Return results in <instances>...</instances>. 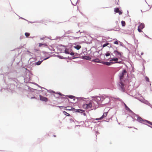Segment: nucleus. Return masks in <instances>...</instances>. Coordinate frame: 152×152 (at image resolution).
Here are the masks:
<instances>
[{
	"label": "nucleus",
	"instance_id": "nucleus-1",
	"mask_svg": "<svg viewBox=\"0 0 152 152\" xmlns=\"http://www.w3.org/2000/svg\"><path fill=\"white\" fill-rule=\"evenodd\" d=\"M127 73L125 69L123 70L122 72L120 74L119 77L120 80V82L119 85L122 89V90L124 91V84L122 82V80H123V78L124 77V75H126Z\"/></svg>",
	"mask_w": 152,
	"mask_h": 152
},
{
	"label": "nucleus",
	"instance_id": "nucleus-2",
	"mask_svg": "<svg viewBox=\"0 0 152 152\" xmlns=\"http://www.w3.org/2000/svg\"><path fill=\"white\" fill-rule=\"evenodd\" d=\"M93 102H91L88 104H85L83 105V107L85 109H88L91 107L93 106Z\"/></svg>",
	"mask_w": 152,
	"mask_h": 152
},
{
	"label": "nucleus",
	"instance_id": "nucleus-3",
	"mask_svg": "<svg viewBox=\"0 0 152 152\" xmlns=\"http://www.w3.org/2000/svg\"><path fill=\"white\" fill-rule=\"evenodd\" d=\"M145 27V25L143 23H141L138 26L137 30L139 32H142L141 29H143Z\"/></svg>",
	"mask_w": 152,
	"mask_h": 152
},
{
	"label": "nucleus",
	"instance_id": "nucleus-4",
	"mask_svg": "<svg viewBox=\"0 0 152 152\" xmlns=\"http://www.w3.org/2000/svg\"><path fill=\"white\" fill-rule=\"evenodd\" d=\"M114 53L118 57H121L122 56L123 53L120 52L117 50H115L114 51Z\"/></svg>",
	"mask_w": 152,
	"mask_h": 152
},
{
	"label": "nucleus",
	"instance_id": "nucleus-5",
	"mask_svg": "<svg viewBox=\"0 0 152 152\" xmlns=\"http://www.w3.org/2000/svg\"><path fill=\"white\" fill-rule=\"evenodd\" d=\"M107 112L104 113L103 115L100 118H97L96 119L97 120H100L105 117L107 115Z\"/></svg>",
	"mask_w": 152,
	"mask_h": 152
},
{
	"label": "nucleus",
	"instance_id": "nucleus-6",
	"mask_svg": "<svg viewBox=\"0 0 152 152\" xmlns=\"http://www.w3.org/2000/svg\"><path fill=\"white\" fill-rule=\"evenodd\" d=\"M39 98L41 100L43 101L47 102L48 101V98L41 95H39Z\"/></svg>",
	"mask_w": 152,
	"mask_h": 152
},
{
	"label": "nucleus",
	"instance_id": "nucleus-7",
	"mask_svg": "<svg viewBox=\"0 0 152 152\" xmlns=\"http://www.w3.org/2000/svg\"><path fill=\"white\" fill-rule=\"evenodd\" d=\"M115 12L116 13H118L119 15H121L122 12L119 10V9L118 8H115L114 9Z\"/></svg>",
	"mask_w": 152,
	"mask_h": 152
},
{
	"label": "nucleus",
	"instance_id": "nucleus-8",
	"mask_svg": "<svg viewBox=\"0 0 152 152\" xmlns=\"http://www.w3.org/2000/svg\"><path fill=\"white\" fill-rule=\"evenodd\" d=\"M82 57L83 59L86 60H90L91 59L90 57L87 56H83Z\"/></svg>",
	"mask_w": 152,
	"mask_h": 152
},
{
	"label": "nucleus",
	"instance_id": "nucleus-9",
	"mask_svg": "<svg viewBox=\"0 0 152 152\" xmlns=\"http://www.w3.org/2000/svg\"><path fill=\"white\" fill-rule=\"evenodd\" d=\"M118 60V59L117 58H113L112 59H111L110 60V61H114L115 62V63H120V62H117Z\"/></svg>",
	"mask_w": 152,
	"mask_h": 152
},
{
	"label": "nucleus",
	"instance_id": "nucleus-10",
	"mask_svg": "<svg viewBox=\"0 0 152 152\" xmlns=\"http://www.w3.org/2000/svg\"><path fill=\"white\" fill-rule=\"evenodd\" d=\"M103 64L107 65L110 66L113 64V63L112 62H104Z\"/></svg>",
	"mask_w": 152,
	"mask_h": 152
},
{
	"label": "nucleus",
	"instance_id": "nucleus-11",
	"mask_svg": "<svg viewBox=\"0 0 152 152\" xmlns=\"http://www.w3.org/2000/svg\"><path fill=\"white\" fill-rule=\"evenodd\" d=\"M74 48H75L77 50H79L81 48V47L80 45H77L76 46H74Z\"/></svg>",
	"mask_w": 152,
	"mask_h": 152
},
{
	"label": "nucleus",
	"instance_id": "nucleus-12",
	"mask_svg": "<svg viewBox=\"0 0 152 152\" xmlns=\"http://www.w3.org/2000/svg\"><path fill=\"white\" fill-rule=\"evenodd\" d=\"M101 100V98L100 97H97L96 99V101L97 102V103L100 102V101Z\"/></svg>",
	"mask_w": 152,
	"mask_h": 152
},
{
	"label": "nucleus",
	"instance_id": "nucleus-13",
	"mask_svg": "<svg viewBox=\"0 0 152 152\" xmlns=\"http://www.w3.org/2000/svg\"><path fill=\"white\" fill-rule=\"evenodd\" d=\"M70 51H69V50L67 48H66L65 50V53L66 54H69Z\"/></svg>",
	"mask_w": 152,
	"mask_h": 152
},
{
	"label": "nucleus",
	"instance_id": "nucleus-14",
	"mask_svg": "<svg viewBox=\"0 0 152 152\" xmlns=\"http://www.w3.org/2000/svg\"><path fill=\"white\" fill-rule=\"evenodd\" d=\"M67 96L70 99H73L74 100H75V97L72 95H69V96Z\"/></svg>",
	"mask_w": 152,
	"mask_h": 152
},
{
	"label": "nucleus",
	"instance_id": "nucleus-15",
	"mask_svg": "<svg viewBox=\"0 0 152 152\" xmlns=\"http://www.w3.org/2000/svg\"><path fill=\"white\" fill-rule=\"evenodd\" d=\"M93 61L96 63H100V60L98 59H96L93 60Z\"/></svg>",
	"mask_w": 152,
	"mask_h": 152
},
{
	"label": "nucleus",
	"instance_id": "nucleus-16",
	"mask_svg": "<svg viewBox=\"0 0 152 152\" xmlns=\"http://www.w3.org/2000/svg\"><path fill=\"white\" fill-rule=\"evenodd\" d=\"M43 60L42 61H39L38 62L36 63V65H39L41 64Z\"/></svg>",
	"mask_w": 152,
	"mask_h": 152
},
{
	"label": "nucleus",
	"instance_id": "nucleus-17",
	"mask_svg": "<svg viewBox=\"0 0 152 152\" xmlns=\"http://www.w3.org/2000/svg\"><path fill=\"white\" fill-rule=\"evenodd\" d=\"M63 113L64 115H66L67 116H69L70 115V114L69 113H67L65 111H64L63 112Z\"/></svg>",
	"mask_w": 152,
	"mask_h": 152
},
{
	"label": "nucleus",
	"instance_id": "nucleus-18",
	"mask_svg": "<svg viewBox=\"0 0 152 152\" xmlns=\"http://www.w3.org/2000/svg\"><path fill=\"white\" fill-rule=\"evenodd\" d=\"M121 25L123 26H125L126 25L125 22L124 21H122L121 22Z\"/></svg>",
	"mask_w": 152,
	"mask_h": 152
},
{
	"label": "nucleus",
	"instance_id": "nucleus-19",
	"mask_svg": "<svg viewBox=\"0 0 152 152\" xmlns=\"http://www.w3.org/2000/svg\"><path fill=\"white\" fill-rule=\"evenodd\" d=\"M125 107L126 109V110L129 111H131V110L127 106V105L125 104Z\"/></svg>",
	"mask_w": 152,
	"mask_h": 152
},
{
	"label": "nucleus",
	"instance_id": "nucleus-20",
	"mask_svg": "<svg viewBox=\"0 0 152 152\" xmlns=\"http://www.w3.org/2000/svg\"><path fill=\"white\" fill-rule=\"evenodd\" d=\"M137 120L140 122H141L142 121V119L141 118L139 117L138 118Z\"/></svg>",
	"mask_w": 152,
	"mask_h": 152
},
{
	"label": "nucleus",
	"instance_id": "nucleus-21",
	"mask_svg": "<svg viewBox=\"0 0 152 152\" xmlns=\"http://www.w3.org/2000/svg\"><path fill=\"white\" fill-rule=\"evenodd\" d=\"M77 111L78 112L83 113L84 112V111L82 110L78 109L77 110Z\"/></svg>",
	"mask_w": 152,
	"mask_h": 152
},
{
	"label": "nucleus",
	"instance_id": "nucleus-22",
	"mask_svg": "<svg viewBox=\"0 0 152 152\" xmlns=\"http://www.w3.org/2000/svg\"><path fill=\"white\" fill-rule=\"evenodd\" d=\"M25 35L26 37H27L30 35V34L28 33H25Z\"/></svg>",
	"mask_w": 152,
	"mask_h": 152
},
{
	"label": "nucleus",
	"instance_id": "nucleus-23",
	"mask_svg": "<svg viewBox=\"0 0 152 152\" xmlns=\"http://www.w3.org/2000/svg\"><path fill=\"white\" fill-rule=\"evenodd\" d=\"M109 44V43H106V44H104L102 46L103 48H104V47L107 46Z\"/></svg>",
	"mask_w": 152,
	"mask_h": 152
},
{
	"label": "nucleus",
	"instance_id": "nucleus-24",
	"mask_svg": "<svg viewBox=\"0 0 152 152\" xmlns=\"http://www.w3.org/2000/svg\"><path fill=\"white\" fill-rule=\"evenodd\" d=\"M145 80H146L147 81H148V82H149V78L148 77H145Z\"/></svg>",
	"mask_w": 152,
	"mask_h": 152
},
{
	"label": "nucleus",
	"instance_id": "nucleus-25",
	"mask_svg": "<svg viewBox=\"0 0 152 152\" xmlns=\"http://www.w3.org/2000/svg\"><path fill=\"white\" fill-rule=\"evenodd\" d=\"M110 55V54L109 53H107L105 54V56H108Z\"/></svg>",
	"mask_w": 152,
	"mask_h": 152
},
{
	"label": "nucleus",
	"instance_id": "nucleus-26",
	"mask_svg": "<svg viewBox=\"0 0 152 152\" xmlns=\"http://www.w3.org/2000/svg\"><path fill=\"white\" fill-rule=\"evenodd\" d=\"M71 56H73L74 55V53L73 52H69V54Z\"/></svg>",
	"mask_w": 152,
	"mask_h": 152
},
{
	"label": "nucleus",
	"instance_id": "nucleus-27",
	"mask_svg": "<svg viewBox=\"0 0 152 152\" xmlns=\"http://www.w3.org/2000/svg\"><path fill=\"white\" fill-rule=\"evenodd\" d=\"M114 44H115L118 45V41H115L114 42Z\"/></svg>",
	"mask_w": 152,
	"mask_h": 152
},
{
	"label": "nucleus",
	"instance_id": "nucleus-28",
	"mask_svg": "<svg viewBox=\"0 0 152 152\" xmlns=\"http://www.w3.org/2000/svg\"><path fill=\"white\" fill-rule=\"evenodd\" d=\"M42 45H43V43H39V47H41Z\"/></svg>",
	"mask_w": 152,
	"mask_h": 152
},
{
	"label": "nucleus",
	"instance_id": "nucleus-29",
	"mask_svg": "<svg viewBox=\"0 0 152 152\" xmlns=\"http://www.w3.org/2000/svg\"><path fill=\"white\" fill-rule=\"evenodd\" d=\"M43 45H44L46 46H48V45L46 43H43Z\"/></svg>",
	"mask_w": 152,
	"mask_h": 152
},
{
	"label": "nucleus",
	"instance_id": "nucleus-30",
	"mask_svg": "<svg viewBox=\"0 0 152 152\" xmlns=\"http://www.w3.org/2000/svg\"><path fill=\"white\" fill-rule=\"evenodd\" d=\"M147 122H148V123L149 124H150L152 126V122H151L149 121H148Z\"/></svg>",
	"mask_w": 152,
	"mask_h": 152
},
{
	"label": "nucleus",
	"instance_id": "nucleus-31",
	"mask_svg": "<svg viewBox=\"0 0 152 152\" xmlns=\"http://www.w3.org/2000/svg\"><path fill=\"white\" fill-rule=\"evenodd\" d=\"M58 94H59V95H61V96H62V94H61V93L59 92L58 93H57Z\"/></svg>",
	"mask_w": 152,
	"mask_h": 152
},
{
	"label": "nucleus",
	"instance_id": "nucleus-32",
	"mask_svg": "<svg viewBox=\"0 0 152 152\" xmlns=\"http://www.w3.org/2000/svg\"><path fill=\"white\" fill-rule=\"evenodd\" d=\"M49 58V57H47V58H45L44 59H43V60H46V59H48Z\"/></svg>",
	"mask_w": 152,
	"mask_h": 152
},
{
	"label": "nucleus",
	"instance_id": "nucleus-33",
	"mask_svg": "<svg viewBox=\"0 0 152 152\" xmlns=\"http://www.w3.org/2000/svg\"><path fill=\"white\" fill-rule=\"evenodd\" d=\"M53 136L54 137H56V135H53Z\"/></svg>",
	"mask_w": 152,
	"mask_h": 152
},
{
	"label": "nucleus",
	"instance_id": "nucleus-34",
	"mask_svg": "<svg viewBox=\"0 0 152 152\" xmlns=\"http://www.w3.org/2000/svg\"><path fill=\"white\" fill-rule=\"evenodd\" d=\"M34 98V97H33V98Z\"/></svg>",
	"mask_w": 152,
	"mask_h": 152
}]
</instances>
